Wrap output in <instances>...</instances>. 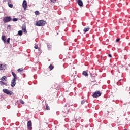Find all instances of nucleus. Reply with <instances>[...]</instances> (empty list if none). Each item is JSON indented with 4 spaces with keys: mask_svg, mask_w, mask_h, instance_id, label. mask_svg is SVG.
Returning <instances> with one entry per match:
<instances>
[{
    "mask_svg": "<svg viewBox=\"0 0 130 130\" xmlns=\"http://www.w3.org/2000/svg\"><path fill=\"white\" fill-rule=\"evenodd\" d=\"M35 14H36V15H39V11H36L35 12Z\"/></svg>",
    "mask_w": 130,
    "mask_h": 130,
    "instance_id": "cd10ccee",
    "label": "nucleus"
},
{
    "mask_svg": "<svg viewBox=\"0 0 130 130\" xmlns=\"http://www.w3.org/2000/svg\"><path fill=\"white\" fill-rule=\"evenodd\" d=\"M22 29L23 30V32L25 33V34L27 33V30H26V24L22 25Z\"/></svg>",
    "mask_w": 130,
    "mask_h": 130,
    "instance_id": "6e6552de",
    "label": "nucleus"
},
{
    "mask_svg": "<svg viewBox=\"0 0 130 130\" xmlns=\"http://www.w3.org/2000/svg\"><path fill=\"white\" fill-rule=\"evenodd\" d=\"M70 111V110L68 108H64L63 110V113H66V114H68Z\"/></svg>",
    "mask_w": 130,
    "mask_h": 130,
    "instance_id": "1a4fd4ad",
    "label": "nucleus"
},
{
    "mask_svg": "<svg viewBox=\"0 0 130 130\" xmlns=\"http://www.w3.org/2000/svg\"><path fill=\"white\" fill-rule=\"evenodd\" d=\"M11 20H12V18L10 16L4 17L3 19V22L6 23L9 22H11Z\"/></svg>",
    "mask_w": 130,
    "mask_h": 130,
    "instance_id": "f03ea898",
    "label": "nucleus"
},
{
    "mask_svg": "<svg viewBox=\"0 0 130 130\" xmlns=\"http://www.w3.org/2000/svg\"><path fill=\"white\" fill-rule=\"evenodd\" d=\"M16 86V80L13 79L11 81V87H15Z\"/></svg>",
    "mask_w": 130,
    "mask_h": 130,
    "instance_id": "9d476101",
    "label": "nucleus"
},
{
    "mask_svg": "<svg viewBox=\"0 0 130 130\" xmlns=\"http://www.w3.org/2000/svg\"><path fill=\"white\" fill-rule=\"evenodd\" d=\"M13 22H17L18 21V19L17 18H13Z\"/></svg>",
    "mask_w": 130,
    "mask_h": 130,
    "instance_id": "bb28decb",
    "label": "nucleus"
},
{
    "mask_svg": "<svg viewBox=\"0 0 130 130\" xmlns=\"http://www.w3.org/2000/svg\"><path fill=\"white\" fill-rule=\"evenodd\" d=\"M23 71H24V69H23V68H19L17 70L18 72H23Z\"/></svg>",
    "mask_w": 130,
    "mask_h": 130,
    "instance_id": "412c9836",
    "label": "nucleus"
},
{
    "mask_svg": "<svg viewBox=\"0 0 130 130\" xmlns=\"http://www.w3.org/2000/svg\"><path fill=\"white\" fill-rule=\"evenodd\" d=\"M46 22L44 20H39L36 23V26L38 27H42L44 26Z\"/></svg>",
    "mask_w": 130,
    "mask_h": 130,
    "instance_id": "f257e3e1",
    "label": "nucleus"
},
{
    "mask_svg": "<svg viewBox=\"0 0 130 130\" xmlns=\"http://www.w3.org/2000/svg\"><path fill=\"white\" fill-rule=\"evenodd\" d=\"M54 67H53L52 65H50L49 66V69H50V70L51 71V70H53V69H54Z\"/></svg>",
    "mask_w": 130,
    "mask_h": 130,
    "instance_id": "aec40b11",
    "label": "nucleus"
},
{
    "mask_svg": "<svg viewBox=\"0 0 130 130\" xmlns=\"http://www.w3.org/2000/svg\"><path fill=\"white\" fill-rule=\"evenodd\" d=\"M83 76H85V77H87L88 76V73L86 71H83L82 73Z\"/></svg>",
    "mask_w": 130,
    "mask_h": 130,
    "instance_id": "2eb2a0df",
    "label": "nucleus"
},
{
    "mask_svg": "<svg viewBox=\"0 0 130 130\" xmlns=\"http://www.w3.org/2000/svg\"><path fill=\"white\" fill-rule=\"evenodd\" d=\"M78 1H81V0H78Z\"/></svg>",
    "mask_w": 130,
    "mask_h": 130,
    "instance_id": "e433bc0d",
    "label": "nucleus"
},
{
    "mask_svg": "<svg viewBox=\"0 0 130 130\" xmlns=\"http://www.w3.org/2000/svg\"><path fill=\"white\" fill-rule=\"evenodd\" d=\"M100 96H101V92H100V91H96L93 94V97L94 98H97L100 97Z\"/></svg>",
    "mask_w": 130,
    "mask_h": 130,
    "instance_id": "7ed1b4c3",
    "label": "nucleus"
},
{
    "mask_svg": "<svg viewBox=\"0 0 130 130\" xmlns=\"http://www.w3.org/2000/svg\"><path fill=\"white\" fill-rule=\"evenodd\" d=\"M0 84H3L4 85H5V83L3 82V81H0Z\"/></svg>",
    "mask_w": 130,
    "mask_h": 130,
    "instance_id": "f704fd0d",
    "label": "nucleus"
},
{
    "mask_svg": "<svg viewBox=\"0 0 130 130\" xmlns=\"http://www.w3.org/2000/svg\"><path fill=\"white\" fill-rule=\"evenodd\" d=\"M89 30H90V28H89V27H85V28H84V30H83V31H84V32H88V31H89Z\"/></svg>",
    "mask_w": 130,
    "mask_h": 130,
    "instance_id": "f3484780",
    "label": "nucleus"
},
{
    "mask_svg": "<svg viewBox=\"0 0 130 130\" xmlns=\"http://www.w3.org/2000/svg\"><path fill=\"white\" fill-rule=\"evenodd\" d=\"M27 128L29 130H32V121H28L27 122Z\"/></svg>",
    "mask_w": 130,
    "mask_h": 130,
    "instance_id": "423d86ee",
    "label": "nucleus"
},
{
    "mask_svg": "<svg viewBox=\"0 0 130 130\" xmlns=\"http://www.w3.org/2000/svg\"><path fill=\"white\" fill-rule=\"evenodd\" d=\"M0 80H1V81H3V82H4V81H7V76H4L2 77L0 79Z\"/></svg>",
    "mask_w": 130,
    "mask_h": 130,
    "instance_id": "4468645a",
    "label": "nucleus"
},
{
    "mask_svg": "<svg viewBox=\"0 0 130 130\" xmlns=\"http://www.w3.org/2000/svg\"><path fill=\"white\" fill-rule=\"evenodd\" d=\"M20 103H21L22 104H25V102H24V101H23V100H20Z\"/></svg>",
    "mask_w": 130,
    "mask_h": 130,
    "instance_id": "b1692460",
    "label": "nucleus"
},
{
    "mask_svg": "<svg viewBox=\"0 0 130 130\" xmlns=\"http://www.w3.org/2000/svg\"><path fill=\"white\" fill-rule=\"evenodd\" d=\"M8 27L10 28V27H11V25H8Z\"/></svg>",
    "mask_w": 130,
    "mask_h": 130,
    "instance_id": "c9c22d12",
    "label": "nucleus"
},
{
    "mask_svg": "<svg viewBox=\"0 0 130 130\" xmlns=\"http://www.w3.org/2000/svg\"><path fill=\"white\" fill-rule=\"evenodd\" d=\"M2 40H3V41H4V42L5 43H6L7 42V40H6V36H2Z\"/></svg>",
    "mask_w": 130,
    "mask_h": 130,
    "instance_id": "ddd939ff",
    "label": "nucleus"
},
{
    "mask_svg": "<svg viewBox=\"0 0 130 130\" xmlns=\"http://www.w3.org/2000/svg\"><path fill=\"white\" fill-rule=\"evenodd\" d=\"M53 86H54V89H56V90H57L58 88H60V86H58V84H57V83H54Z\"/></svg>",
    "mask_w": 130,
    "mask_h": 130,
    "instance_id": "9b49d317",
    "label": "nucleus"
},
{
    "mask_svg": "<svg viewBox=\"0 0 130 130\" xmlns=\"http://www.w3.org/2000/svg\"><path fill=\"white\" fill-rule=\"evenodd\" d=\"M47 47H48V48L49 49V50H50V49H51V45H48L47 46Z\"/></svg>",
    "mask_w": 130,
    "mask_h": 130,
    "instance_id": "393cba45",
    "label": "nucleus"
},
{
    "mask_svg": "<svg viewBox=\"0 0 130 130\" xmlns=\"http://www.w3.org/2000/svg\"><path fill=\"white\" fill-rule=\"evenodd\" d=\"M18 80V81H20V78H19V77L17 76V77H16V78H15V80Z\"/></svg>",
    "mask_w": 130,
    "mask_h": 130,
    "instance_id": "c756f323",
    "label": "nucleus"
},
{
    "mask_svg": "<svg viewBox=\"0 0 130 130\" xmlns=\"http://www.w3.org/2000/svg\"><path fill=\"white\" fill-rule=\"evenodd\" d=\"M7 69L6 64H0V71H5Z\"/></svg>",
    "mask_w": 130,
    "mask_h": 130,
    "instance_id": "0eeeda50",
    "label": "nucleus"
},
{
    "mask_svg": "<svg viewBox=\"0 0 130 130\" xmlns=\"http://www.w3.org/2000/svg\"><path fill=\"white\" fill-rule=\"evenodd\" d=\"M46 110H50V108L48 106V104H46Z\"/></svg>",
    "mask_w": 130,
    "mask_h": 130,
    "instance_id": "a211bd4d",
    "label": "nucleus"
},
{
    "mask_svg": "<svg viewBox=\"0 0 130 130\" xmlns=\"http://www.w3.org/2000/svg\"><path fill=\"white\" fill-rule=\"evenodd\" d=\"M108 56H109V57H112V56L110 54H108Z\"/></svg>",
    "mask_w": 130,
    "mask_h": 130,
    "instance_id": "72a5a7b5",
    "label": "nucleus"
},
{
    "mask_svg": "<svg viewBox=\"0 0 130 130\" xmlns=\"http://www.w3.org/2000/svg\"><path fill=\"white\" fill-rule=\"evenodd\" d=\"M11 74H12V76L14 77H16V76H17V75H16V73H15V72H12V73H11Z\"/></svg>",
    "mask_w": 130,
    "mask_h": 130,
    "instance_id": "4be33fe9",
    "label": "nucleus"
},
{
    "mask_svg": "<svg viewBox=\"0 0 130 130\" xmlns=\"http://www.w3.org/2000/svg\"><path fill=\"white\" fill-rule=\"evenodd\" d=\"M17 77H18V76H17V75H16V76H15L14 77L13 80H15V81H16V78Z\"/></svg>",
    "mask_w": 130,
    "mask_h": 130,
    "instance_id": "473e14b6",
    "label": "nucleus"
},
{
    "mask_svg": "<svg viewBox=\"0 0 130 130\" xmlns=\"http://www.w3.org/2000/svg\"><path fill=\"white\" fill-rule=\"evenodd\" d=\"M34 47L36 49H37V48H38V46L35 45Z\"/></svg>",
    "mask_w": 130,
    "mask_h": 130,
    "instance_id": "2f4dec72",
    "label": "nucleus"
},
{
    "mask_svg": "<svg viewBox=\"0 0 130 130\" xmlns=\"http://www.w3.org/2000/svg\"><path fill=\"white\" fill-rule=\"evenodd\" d=\"M51 1H52V0H51Z\"/></svg>",
    "mask_w": 130,
    "mask_h": 130,
    "instance_id": "4c0bfd02",
    "label": "nucleus"
},
{
    "mask_svg": "<svg viewBox=\"0 0 130 130\" xmlns=\"http://www.w3.org/2000/svg\"><path fill=\"white\" fill-rule=\"evenodd\" d=\"M77 4L80 6V7H83V1H77Z\"/></svg>",
    "mask_w": 130,
    "mask_h": 130,
    "instance_id": "f8f14e48",
    "label": "nucleus"
},
{
    "mask_svg": "<svg viewBox=\"0 0 130 130\" xmlns=\"http://www.w3.org/2000/svg\"><path fill=\"white\" fill-rule=\"evenodd\" d=\"M18 35H20V36H22L23 35V31L22 30L18 31Z\"/></svg>",
    "mask_w": 130,
    "mask_h": 130,
    "instance_id": "6ab92c4d",
    "label": "nucleus"
},
{
    "mask_svg": "<svg viewBox=\"0 0 130 130\" xmlns=\"http://www.w3.org/2000/svg\"><path fill=\"white\" fill-rule=\"evenodd\" d=\"M8 5L9 8H13V4H11V1L8 2Z\"/></svg>",
    "mask_w": 130,
    "mask_h": 130,
    "instance_id": "dca6fc26",
    "label": "nucleus"
},
{
    "mask_svg": "<svg viewBox=\"0 0 130 130\" xmlns=\"http://www.w3.org/2000/svg\"><path fill=\"white\" fill-rule=\"evenodd\" d=\"M3 91L4 93H5V94H7V95H12V94H13V92L7 89H3Z\"/></svg>",
    "mask_w": 130,
    "mask_h": 130,
    "instance_id": "20e7f679",
    "label": "nucleus"
},
{
    "mask_svg": "<svg viewBox=\"0 0 130 130\" xmlns=\"http://www.w3.org/2000/svg\"><path fill=\"white\" fill-rule=\"evenodd\" d=\"M22 7L24 10H27V8L28 7V3H27V1H23V2L22 3Z\"/></svg>",
    "mask_w": 130,
    "mask_h": 130,
    "instance_id": "39448f33",
    "label": "nucleus"
},
{
    "mask_svg": "<svg viewBox=\"0 0 130 130\" xmlns=\"http://www.w3.org/2000/svg\"><path fill=\"white\" fill-rule=\"evenodd\" d=\"M119 40H120V38H118L116 39V42H118L119 41Z\"/></svg>",
    "mask_w": 130,
    "mask_h": 130,
    "instance_id": "c85d7f7f",
    "label": "nucleus"
},
{
    "mask_svg": "<svg viewBox=\"0 0 130 130\" xmlns=\"http://www.w3.org/2000/svg\"><path fill=\"white\" fill-rule=\"evenodd\" d=\"M84 103H85V100H82L81 101V104H84Z\"/></svg>",
    "mask_w": 130,
    "mask_h": 130,
    "instance_id": "7c9ffc66",
    "label": "nucleus"
},
{
    "mask_svg": "<svg viewBox=\"0 0 130 130\" xmlns=\"http://www.w3.org/2000/svg\"><path fill=\"white\" fill-rule=\"evenodd\" d=\"M10 40H11V38H8L7 39V41H6V42H7L8 44L10 43Z\"/></svg>",
    "mask_w": 130,
    "mask_h": 130,
    "instance_id": "5701e85b",
    "label": "nucleus"
},
{
    "mask_svg": "<svg viewBox=\"0 0 130 130\" xmlns=\"http://www.w3.org/2000/svg\"><path fill=\"white\" fill-rule=\"evenodd\" d=\"M55 3V1H51L50 2V5H53V3Z\"/></svg>",
    "mask_w": 130,
    "mask_h": 130,
    "instance_id": "a878e982",
    "label": "nucleus"
}]
</instances>
